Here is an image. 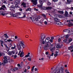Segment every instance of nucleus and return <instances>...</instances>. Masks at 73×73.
<instances>
[{
    "instance_id": "47",
    "label": "nucleus",
    "mask_w": 73,
    "mask_h": 73,
    "mask_svg": "<svg viewBox=\"0 0 73 73\" xmlns=\"http://www.w3.org/2000/svg\"><path fill=\"white\" fill-rule=\"evenodd\" d=\"M18 70V68H14V71L17 70Z\"/></svg>"
},
{
    "instance_id": "63",
    "label": "nucleus",
    "mask_w": 73,
    "mask_h": 73,
    "mask_svg": "<svg viewBox=\"0 0 73 73\" xmlns=\"http://www.w3.org/2000/svg\"><path fill=\"white\" fill-rule=\"evenodd\" d=\"M54 54V53L53 52L52 53V54H51L50 56H53V55Z\"/></svg>"
},
{
    "instance_id": "14",
    "label": "nucleus",
    "mask_w": 73,
    "mask_h": 73,
    "mask_svg": "<svg viewBox=\"0 0 73 73\" xmlns=\"http://www.w3.org/2000/svg\"><path fill=\"white\" fill-rule=\"evenodd\" d=\"M40 5H37V6L38 7V8H42V4H43V3H40Z\"/></svg>"
},
{
    "instance_id": "42",
    "label": "nucleus",
    "mask_w": 73,
    "mask_h": 73,
    "mask_svg": "<svg viewBox=\"0 0 73 73\" xmlns=\"http://www.w3.org/2000/svg\"><path fill=\"white\" fill-rule=\"evenodd\" d=\"M25 17H26V16H25V15H24L23 16V17H19V18H25Z\"/></svg>"
},
{
    "instance_id": "17",
    "label": "nucleus",
    "mask_w": 73,
    "mask_h": 73,
    "mask_svg": "<svg viewBox=\"0 0 73 73\" xmlns=\"http://www.w3.org/2000/svg\"><path fill=\"white\" fill-rule=\"evenodd\" d=\"M21 5H23V7H24V8H26V5H26V3L23 2L22 3Z\"/></svg>"
},
{
    "instance_id": "34",
    "label": "nucleus",
    "mask_w": 73,
    "mask_h": 73,
    "mask_svg": "<svg viewBox=\"0 0 73 73\" xmlns=\"http://www.w3.org/2000/svg\"><path fill=\"white\" fill-rule=\"evenodd\" d=\"M56 48H61V46L60 44H57L56 46Z\"/></svg>"
},
{
    "instance_id": "39",
    "label": "nucleus",
    "mask_w": 73,
    "mask_h": 73,
    "mask_svg": "<svg viewBox=\"0 0 73 73\" xmlns=\"http://www.w3.org/2000/svg\"><path fill=\"white\" fill-rule=\"evenodd\" d=\"M73 34V29H71V33L70 35H72Z\"/></svg>"
},
{
    "instance_id": "51",
    "label": "nucleus",
    "mask_w": 73,
    "mask_h": 73,
    "mask_svg": "<svg viewBox=\"0 0 73 73\" xmlns=\"http://www.w3.org/2000/svg\"><path fill=\"white\" fill-rule=\"evenodd\" d=\"M37 17L38 18V19H41V17L39 15Z\"/></svg>"
},
{
    "instance_id": "31",
    "label": "nucleus",
    "mask_w": 73,
    "mask_h": 73,
    "mask_svg": "<svg viewBox=\"0 0 73 73\" xmlns=\"http://www.w3.org/2000/svg\"><path fill=\"white\" fill-rule=\"evenodd\" d=\"M6 48L7 50V52H8L9 50V48L7 46L6 47Z\"/></svg>"
},
{
    "instance_id": "32",
    "label": "nucleus",
    "mask_w": 73,
    "mask_h": 73,
    "mask_svg": "<svg viewBox=\"0 0 73 73\" xmlns=\"http://www.w3.org/2000/svg\"><path fill=\"white\" fill-rule=\"evenodd\" d=\"M72 41V39L70 38L68 40V41L69 42H68V43L69 44V43H70L71 41Z\"/></svg>"
},
{
    "instance_id": "44",
    "label": "nucleus",
    "mask_w": 73,
    "mask_h": 73,
    "mask_svg": "<svg viewBox=\"0 0 73 73\" xmlns=\"http://www.w3.org/2000/svg\"><path fill=\"white\" fill-rule=\"evenodd\" d=\"M35 66H33L32 69H31V71H33V70H34V68H35Z\"/></svg>"
},
{
    "instance_id": "21",
    "label": "nucleus",
    "mask_w": 73,
    "mask_h": 73,
    "mask_svg": "<svg viewBox=\"0 0 73 73\" xmlns=\"http://www.w3.org/2000/svg\"><path fill=\"white\" fill-rule=\"evenodd\" d=\"M67 1L68 4H70V3L72 2V0H67Z\"/></svg>"
},
{
    "instance_id": "64",
    "label": "nucleus",
    "mask_w": 73,
    "mask_h": 73,
    "mask_svg": "<svg viewBox=\"0 0 73 73\" xmlns=\"http://www.w3.org/2000/svg\"><path fill=\"white\" fill-rule=\"evenodd\" d=\"M15 39H17V36H15Z\"/></svg>"
},
{
    "instance_id": "60",
    "label": "nucleus",
    "mask_w": 73,
    "mask_h": 73,
    "mask_svg": "<svg viewBox=\"0 0 73 73\" xmlns=\"http://www.w3.org/2000/svg\"><path fill=\"white\" fill-rule=\"evenodd\" d=\"M35 71H37V70H38V69L37 68H35Z\"/></svg>"
},
{
    "instance_id": "24",
    "label": "nucleus",
    "mask_w": 73,
    "mask_h": 73,
    "mask_svg": "<svg viewBox=\"0 0 73 73\" xmlns=\"http://www.w3.org/2000/svg\"><path fill=\"white\" fill-rule=\"evenodd\" d=\"M51 9H52V7H47V10H50Z\"/></svg>"
},
{
    "instance_id": "36",
    "label": "nucleus",
    "mask_w": 73,
    "mask_h": 73,
    "mask_svg": "<svg viewBox=\"0 0 73 73\" xmlns=\"http://www.w3.org/2000/svg\"><path fill=\"white\" fill-rule=\"evenodd\" d=\"M7 41L8 42H11H11H12L13 41L11 40V39H9L7 40Z\"/></svg>"
},
{
    "instance_id": "15",
    "label": "nucleus",
    "mask_w": 73,
    "mask_h": 73,
    "mask_svg": "<svg viewBox=\"0 0 73 73\" xmlns=\"http://www.w3.org/2000/svg\"><path fill=\"white\" fill-rule=\"evenodd\" d=\"M31 56H30V55L27 54L25 56V57H32V54H31Z\"/></svg>"
},
{
    "instance_id": "45",
    "label": "nucleus",
    "mask_w": 73,
    "mask_h": 73,
    "mask_svg": "<svg viewBox=\"0 0 73 73\" xmlns=\"http://www.w3.org/2000/svg\"><path fill=\"white\" fill-rule=\"evenodd\" d=\"M20 44L21 45V46H22L23 45H24V44L23 43L22 41L20 42Z\"/></svg>"
},
{
    "instance_id": "13",
    "label": "nucleus",
    "mask_w": 73,
    "mask_h": 73,
    "mask_svg": "<svg viewBox=\"0 0 73 73\" xmlns=\"http://www.w3.org/2000/svg\"><path fill=\"white\" fill-rule=\"evenodd\" d=\"M55 50V47H53V48H50V51L51 52H53Z\"/></svg>"
},
{
    "instance_id": "33",
    "label": "nucleus",
    "mask_w": 73,
    "mask_h": 73,
    "mask_svg": "<svg viewBox=\"0 0 73 73\" xmlns=\"http://www.w3.org/2000/svg\"><path fill=\"white\" fill-rule=\"evenodd\" d=\"M10 9L11 11V12H13H13H15V10L13 9Z\"/></svg>"
},
{
    "instance_id": "55",
    "label": "nucleus",
    "mask_w": 73,
    "mask_h": 73,
    "mask_svg": "<svg viewBox=\"0 0 73 73\" xmlns=\"http://www.w3.org/2000/svg\"><path fill=\"white\" fill-rule=\"evenodd\" d=\"M68 40V39H66L65 40H64L63 41L64 42H66V41H67V40Z\"/></svg>"
},
{
    "instance_id": "28",
    "label": "nucleus",
    "mask_w": 73,
    "mask_h": 73,
    "mask_svg": "<svg viewBox=\"0 0 73 73\" xmlns=\"http://www.w3.org/2000/svg\"><path fill=\"white\" fill-rule=\"evenodd\" d=\"M3 3L5 4H7V0H5L3 2Z\"/></svg>"
},
{
    "instance_id": "6",
    "label": "nucleus",
    "mask_w": 73,
    "mask_h": 73,
    "mask_svg": "<svg viewBox=\"0 0 73 73\" xmlns=\"http://www.w3.org/2000/svg\"><path fill=\"white\" fill-rule=\"evenodd\" d=\"M3 58L5 60L4 61V64H7L8 62L7 60H9V57L5 56L3 57Z\"/></svg>"
},
{
    "instance_id": "49",
    "label": "nucleus",
    "mask_w": 73,
    "mask_h": 73,
    "mask_svg": "<svg viewBox=\"0 0 73 73\" xmlns=\"http://www.w3.org/2000/svg\"><path fill=\"white\" fill-rule=\"evenodd\" d=\"M59 51H60V50H58V51H56L55 53L56 54H57L58 53H59Z\"/></svg>"
},
{
    "instance_id": "41",
    "label": "nucleus",
    "mask_w": 73,
    "mask_h": 73,
    "mask_svg": "<svg viewBox=\"0 0 73 73\" xmlns=\"http://www.w3.org/2000/svg\"><path fill=\"white\" fill-rule=\"evenodd\" d=\"M16 8H19V6L17 4H16L15 5V7Z\"/></svg>"
},
{
    "instance_id": "35",
    "label": "nucleus",
    "mask_w": 73,
    "mask_h": 73,
    "mask_svg": "<svg viewBox=\"0 0 73 73\" xmlns=\"http://www.w3.org/2000/svg\"><path fill=\"white\" fill-rule=\"evenodd\" d=\"M40 3H43L44 2L43 1V0H39Z\"/></svg>"
},
{
    "instance_id": "11",
    "label": "nucleus",
    "mask_w": 73,
    "mask_h": 73,
    "mask_svg": "<svg viewBox=\"0 0 73 73\" xmlns=\"http://www.w3.org/2000/svg\"><path fill=\"white\" fill-rule=\"evenodd\" d=\"M17 47L19 50H20L21 49V45H20V44H19V45L17 44Z\"/></svg>"
},
{
    "instance_id": "19",
    "label": "nucleus",
    "mask_w": 73,
    "mask_h": 73,
    "mask_svg": "<svg viewBox=\"0 0 73 73\" xmlns=\"http://www.w3.org/2000/svg\"><path fill=\"white\" fill-rule=\"evenodd\" d=\"M58 13H60V14H64V11H58Z\"/></svg>"
},
{
    "instance_id": "7",
    "label": "nucleus",
    "mask_w": 73,
    "mask_h": 73,
    "mask_svg": "<svg viewBox=\"0 0 73 73\" xmlns=\"http://www.w3.org/2000/svg\"><path fill=\"white\" fill-rule=\"evenodd\" d=\"M63 70L64 67L62 66L60 68H59V71L58 72V73H64Z\"/></svg>"
},
{
    "instance_id": "50",
    "label": "nucleus",
    "mask_w": 73,
    "mask_h": 73,
    "mask_svg": "<svg viewBox=\"0 0 73 73\" xmlns=\"http://www.w3.org/2000/svg\"><path fill=\"white\" fill-rule=\"evenodd\" d=\"M47 57H48L49 59L50 58V55H47Z\"/></svg>"
},
{
    "instance_id": "56",
    "label": "nucleus",
    "mask_w": 73,
    "mask_h": 73,
    "mask_svg": "<svg viewBox=\"0 0 73 73\" xmlns=\"http://www.w3.org/2000/svg\"><path fill=\"white\" fill-rule=\"evenodd\" d=\"M35 20H36V21H38V18L37 17H36L35 19Z\"/></svg>"
},
{
    "instance_id": "16",
    "label": "nucleus",
    "mask_w": 73,
    "mask_h": 73,
    "mask_svg": "<svg viewBox=\"0 0 73 73\" xmlns=\"http://www.w3.org/2000/svg\"><path fill=\"white\" fill-rule=\"evenodd\" d=\"M24 54V52H22L20 54V57H23L24 56V54Z\"/></svg>"
},
{
    "instance_id": "53",
    "label": "nucleus",
    "mask_w": 73,
    "mask_h": 73,
    "mask_svg": "<svg viewBox=\"0 0 73 73\" xmlns=\"http://www.w3.org/2000/svg\"><path fill=\"white\" fill-rule=\"evenodd\" d=\"M28 60L29 61H31V58H28Z\"/></svg>"
},
{
    "instance_id": "62",
    "label": "nucleus",
    "mask_w": 73,
    "mask_h": 73,
    "mask_svg": "<svg viewBox=\"0 0 73 73\" xmlns=\"http://www.w3.org/2000/svg\"><path fill=\"white\" fill-rule=\"evenodd\" d=\"M11 70H12V71H13V72H14V71H15L14 70V68H13L11 69Z\"/></svg>"
},
{
    "instance_id": "48",
    "label": "nucleus",
    "mask_w": 73,
    "mask_h": 73,
    "mask_svg": "<svg viewBox=\"0 0 73 73\" xmlns=\"http://www.w3.org/2000/svg\"><path fill=\"white\" fill-rule=\"evenodd\" d=\"M9 46L10 48H11L12 46V43H10L9 45Z\"/></svg>"
},
{
    "instance_id": "22",
    "label": "nucleus",
    "mask_w": 73,
    "mask_h": 73,
    "mask_svg": "<svg viewBox=\"0 0 73 73\" xmlns=\"http://www.w3.org/2000/svg\"><path fill=\"white\" fill-rule=\"evenodd\" d=\"M71 33V32L70 33V34H69L67 35L66 36V38H68L69 37V36H70V35H71V34H70Z\"/></svg>"
},
{
    "instance_id": "38",
    "label": "nucleus",
    "mask_w": 73,
    "mask_h": 73,
    "mask_svg": "<svg viewBox=\"0 0 73 73\" xmlns=\"http://www.w3.org/2000/svg\"><path fill=\"white\" fill-rule=\"evenodd\" d=\"M17 16L18 17L19 15V16H20V15H21V13H20V12L17 13Z\"/></svg>"
},
{
    "instance_id": "8",
    "label": "nucleus",
    "mask_w": 73,
    "mask_h": 73,
    "mask_svg": "<svg viewBox=\"0 0 73 73\" xmlns=\"http://www.w3.org/2000/svg\"><path fill=\"white\" fill-rule=\"evenodd\" d=\"M10 15L11 16H12L13 17H17V13L16 14H13V13L12 12H10Z\"/></svg>"
},
{
    "instance_id": "61",
    "label": "nucleus",
    "mask_w": 73,
    "mask_h": 73,
    "mask_svg": "<svg viewBox=\"0 0 73 73\" xmlns=\"http://www.w3.org/2000/svg\"><path fill=\"white\" fill-rule=\"evenodd\" d=\"M4 40L5 42H7V41H8V40H7V39H5Z\"/></svg>"
},
{
    "instance_id": "52",
    "label": "nucleus",
    "mask_w": 73,
    "mask_h": 73,
    "mask_svg": "<svg viewBox=\"0 0 73 73\" xmlns=\"http://www.w3.org/2000/svg\"><path fill=\"white\" fill-rule=\"evenodd\" d=\"M0 10L1 11V10H4V9L3 8V7H1L0 8Z\"/></svg>"
},
{
    "instance_id": "18",
    "label": "nucleus",
    "mask_w": 73,
    "mask_h": 73,
    "mask_svg": "<svg viewBox=\"0 0 73 73\" xmlns=\"http://www.w3.org/2000/svg\"><path fill=\"white\" fill-rule=\"evenodd\" d=\"M64 32H67L68 33H69V32H70V30L67 29H65L64 31Z\"/></svg>"
},
{
    "instance_id": "58",
    "label": "nucleus",
    "mask_w": 73,
    "mask_h": 73,
    "mask_svg": "<svg viewBox=\"0 0 73 73\" xmlns=\"http://www.w3.org/2000/svg\"><path fill=\"white\" fill-rule=\"evenodd\" d=\"M58 56V54H54V56L55 57H56V56Z\"/></svg>"
},
{
    "instance_id": "29",
    "label": "nucleus",
    "mask_w": 73,
    "mask_h": 73,
    "mask_svg": "<svg viewBox=\"0 0 73 73\" xmlns=\"http://www.w3.org/2000/svg\"><path fill=\"white\" fill-rule=\"evenodd\" d=\"M10 8H11L12 9H15V6L13 5H12L11 6Z\"/></svg>"
},
{
    "instance_id": "9",
    "label": "nucleus",
    "mask_w": 73,
    "mask_h": 73,
    "mask_svg": "<svg viewBox=\"0 0 73 73\" xmlns=\"http://www.w3.org/2000/svg\"><path fill=\"white\" fill-rule=\"evenodd\" d=\"M37 0H31V2H33L34 5H36L37 4Z\"/></svg>"
},
{
    "instance_id": "37",
    "label": "nucleus",
    "mask_w": 73,
    "mask_h": 73,
    "mask_svg": "<svg viewBox=\"0 0 73 73\" xmlns=\"http://www.w3.org/2000/svg\"><path fill=\"white\" fill-rule=\"evenodd\" d=\"M43 21H44V19H41V20H40V21L39 22V23H40V24H42L43 23Z\"/></svg>"
},
{
    "instance_id": "3",
    "label": "nucleus",
    "mask_w": 73,
    "mask_h": 73,
    "mask_svg": "<svg viewBox=\"0 0 73 73\" xmlns=\"http://www.w3.org/2000/svg\"><path fill=\"white\" fill-rule=\"evenodd\" d=\"M54 21L55 22L54 23V24H57L58 25H63V24L60 22V20L58 18H54Z\"/></svg>"
},
{
    "instance_id": "54",
    "label": "nucleus",
    "mask_w": 73,
    "mask_h": 73,
    "mask_svg": "<svg viewBox=\"0 0 73 73\" xmlns=\"http://www.w3.org/2000/svg\"><path fill=\"white\" fill-rule=\"evenodd\" d=\"M34 9L35 10V11H38V9H36V8H34Z\"/></svg>"
},
{
    "instance_id": "43",
    "label": "nucleus",
    "mask_w": 73,
    "mask_h": 73,
    "mask_svg": "<svg viewBox=\"0 0 73 73\" xmlns=\"http://www.w3.org/2000/svg\"><path fill=\"white\" fill-rule=\"evenodd\" d=\"M58 16L60 18H63V17L60 15H58Z\"/></svg>"
},
{
    "instance_id": "10",
    "label": "nucleus",
    "mask_w": 73,
    "mask_h": 73,
    "mask_svg": "<svg viewBox=\"0 0 73 73\" xmlns=\"http://www.w3.org/2000/svg\"><path fill=\"white\" fill-rule=\"evenodd\" d=\"M29 19L32 20L33 23H35L36 22V18H34V17H30Z\"/></svg>"
},
{
    "instance_id": "59",
    "label": "nucleus",
    "mask_w": 73,
    "mask_h": 73,
    "mask_svg": "<svg viewBox=\"0 0 73 73\" xmlns=\"http://www.w3.org/2000/svg\"><path fill=\"white\" fill-rule=\"evenodd\" d=\"M2 7H3V8H6V7H5V6L4 5H2Z\"/></svg>"
},
{
    "instance_id": "2",
    "label": "nucleus",
    "mask_w": 73,
    "mask_h": 73,
    "mask_svg": "<svg viewBox=\"0 0 73 73\" xmlns=\"http://www.w3.org/2000/svg\"><path fill=\"white\" fill-rule=\"evenodd\" d=\"M50 40V38L49 37L46 38L45 40V41H44V44H43L44 45L45 44V46H47V47L46 48H49V47L48 46H47V45H49L50 44V42H49Z\"/></svg>"
},
{
    "instance_id": "26",
    "label": "nucleus",
    "mask_w": 73,
    "mask_h": 73,
    "mask_svg": "<svg viewBox=\"0 0 73 73\" xmlns=\"http://www.w3.org/2000/svg\"><path fill=\"white\" fill-rule=\"evenodd\" d=\"M47 7H42V9L43 10H47Z\"/></svg>"
},
{
    "instance_id": "57",
    "label": "nucleus",
    "mask_w": 73,
    "mask_h": 73,
    "mask_svg": "<svg viewBox=\"0 0 73 73\" xmlns=\"http://www.w3.org/2000/svg\"><path fill=\"white\" fill-rule=\"evenodd\" d=\"M42 16L44 17H45H45H46V15H45V14H42Z\"/></svg>"
},
{
    "instance_id": "40",
    "label": "nucleus",
    "mask_w": 73,
    "mask_h": 73,
    "mask_svg": "<svg viewBox=\"0 0 73 73\" xmlns=\"http://www.w3.org/2000/svg\"><path fill=\"white\" fill-rule=\"evenodd\" d=\"M16 48V45H15L14 47H13L11 48V49H14Z\"/></svg>"
},
{
    "instance_id": "27",
    "label": "nucleus",
    "mask_w": 73,
    "mask_h": 73,
    "mask_svg": "<svg viewBox=\"0 0 73 73\" xmlns=\"http://www.w3.org/2000/svg\"><path fill=\"white\" fill-rule=\"evenodd\" d=\"M68 25L69 26H73V24L72 23L70 22L68 23Z\"/></svg>"
},
{
    "instance_id": "30",
    "label": "nucleus",
    "mask_w": 73,
    "mask_h": 73,
    "mask_svg": "<svg viewBox=\"0 0 73 73\" xmlns=\"http://www.w3.org/2000/svg\"><path fill=\"white\" fill-rule=\"evenodd\" d=\"M4 36H5V38H8V35H7V34H5L4 35Z\"/></svg>"
},
{
    "instance_id": "4",
    "label": "nucleus",
    "mask_w": 73,
    "mask_h": 73,
    "mask_svg": "<svg viewBox=\"0 0 73 73\" xmlns=\"http://www.w3.org/2000/svg\"><path fill=\"white\" fill-rule=\"evenodd\" d=\"M0 15H2V16L6 15L7 17H9L11 15V13L9 14L6 11H1L0 12Z\"/></svg>"
},
{
    "instance_id": "23",
    "label": "nucleus",
    "mask_w": 73,
    "mask_h": 73,
    "mask_svg": "<svg viewBox=\"0 0 73 73\" xmlns=\"http://www.w3.org/2000/svg\"><path fill=\"white\" fill-rule=\"evenodd\" d=\"M72 49H73V46H71L68 47V49L69 50H71Z\"/></svg>"
},
{
    "instance_id": "1",
    "label": "nucleus",
    "mask_w": 73,
    "mask_h": 73,
    "mask_svg": "<svg viewBox=\"0 0 73 73\" xmlns=\"http://www.w3.org/2000/svg\"><path fill=\"white\" fill-rule=\"evenodd\" d=\"M45 37H46V35L45 34H42L41 35L40 41L42 44H45L44 39L45 38Z\"/></svg>"
},
{
    "instance_id": "12",
    "label": "nucleus",
    "mask_w": 73,
    "mask_h": 73,
    "mask_svg": "<svg viewBox=\"0 0 73 73\" xmlns=\"http://www.w3.org/2000/svg\"><path fill=\"white\" fill-rule=\"evenodd\" d=\"M12 54H15V52L13 51H12L11 52V51L9 52H8L9 55L11 56V55Z\"/></svg>"
},
{
    "instance_id": "5",
    "label": "nucleus",
    "mask_w": 73,
    "mask_h": 73,
    "mask_svg": "<svg viewBox=\"0 0 73 73\" xmlns=\"http://www.w3.org/2000/svg\"><path fill=\"white\" fill-rule=\"evenodd\" d=\"M47 46H48L49 47V48H47V46H44V50H48V49H51V48H53V44H51L50 43V44L49 45H47Z\"/></svg>"
},
{
    "instance_id": "20",
    "label": "nucleus",
    "mask_w": 73,
    "mask_h": 73,
    "mask_svg": "<svg viewBox=\"0 0 73 73\" xmlns=\"http://www.w3.org/2000/svg\"><path fill=\"white\" fill-rule=\"evenodd\" d=\"M65 16H67L68 15V12L67 11H65Z\"/></svg>"
},
{
    "instance_id": "25",
    "label": "nucleus",
    "mask_w": 73,
    "mask_h": 73,
    "mask_svg": "<svg viewBox=\"0 0 73 73\" xmlns=\"http://www.w3.org/2000/svg\"><path fill=\"white\" fill-rule=\"evenodd\" d=\"M15 3L17 4H20V1H15Z\"/></svg>"
},
{
    "instance_id": "46",
    "label": "nucleus",
    "mask_w": 73,
    "mask_h": 73,
    "mask_svg": "<svg viewBox=\"0 0 73 73\" xmlns=\"http://www.w3.org/2000/svg\"><path fill=\"white\" fill-rule=\"evenodd\" d=\"M50 3L49 2H48V1L47 2V5H50Z\"/></svg>"
}]
</instances>
